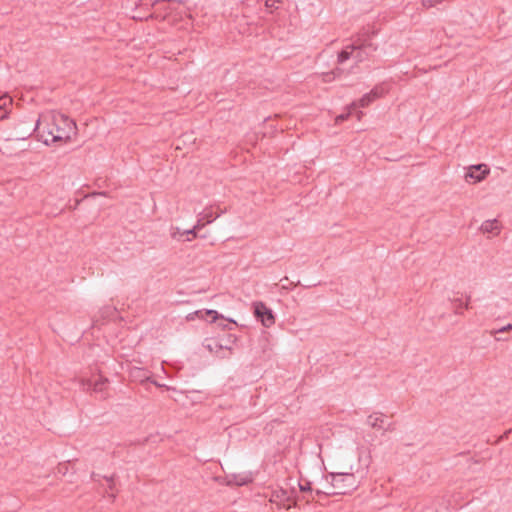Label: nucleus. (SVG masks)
I'll list each match as a JSON object with an SVG mask.
<instances>
[{"mask_svg": "<svg viewBox=\"0 0 512 512\" xmlns=\"http://www.w3.org/2000/svg\"><path fill=\"white\" fill-rule=\"evenodd\" d=\"M76 124L61 113L42 115L37 120L35 131L44 144L69 141L75 134Z\"/></svg>", "mask_w": 512, "mask_h": 512, "instance_id": "1", "label": "nucleus"}, {"mask_svg": "<svg viewBox=\"0 0 512 512\" xmlns=\"http://www.w3.org/2000/svg\"><path fill=\"white\" fill-rule=\"evenodd\" d=\"M330 486L326 491L317 490L316 493L331 495H345L353 492L359 485L353 473H331Z\"/></svg>", "mask_w": 512, "mask_h": 512, "instance_id": "2", "label": "nucleus"}, {"mask_svg": "<svg viewBox=\"0 0 512 512\" xmlns=\"http://www.w3.org/2000/svg\"><path fill=\"white\" fill-rule=\"evenodd\" d=\"M377 31L371 30L369 27H363L357 34L352 37V43L347 46L352 51L355 49H369L376 51L377 45L371 41V38L376 35Z\"/></svg>", "mask_w": 512, "mask_h": 512, "instance_id": "3", "label": "nucleus"}, {"mask_svg": "<svg viewBox=\"0 0 512 512\" xmlns=\"http://www.w3.org/2000/svg\"><path fill=\"white\" fill-rule=\"evenodd\" d=\"M253 310L254 316L262 323L263 326L271 327L275 323L273 311L263 302H254Z\"/></svg>", "mask_w": 512, "mask_h": 512, "instance_id": "4", "label": "nucleus"}, {"mask_svg": "<svg viewBox=\"0 0 512 512\" xmlns=\"http://www.w3.org/2000/svg\"><path fill=\"white\" fill-rule=\"evenodd\" d=\"M489 172L490 169L486 164L473 165L466 173L465 179L467 182L472 181L473 183H477L482 181L489 174Z\"/></svg>", "mask_w": 512, "mask_h": 512, "instance_id": "5", "label": "nucleus"}, {"mask_svg": "<svg viewBox=\"0 0 512 512\" xmlns=\"http://www.w3.org/2000/svg\"><path fill=\"white\" fill-rule=\"evenodd\" d=\"M273 497L272 501L278 502L286 510L297 505L296 500L292 497V493H289L287 490L281 489L275 492Z\"/></svg>", "mask_w": 512, "mask_h": 512, "instance_id": "6", "label": "nucleus"}, {"mask_svg": "<svg viewBox=\"0 0 512 512\" xmlns=\"http://www.w3.org/2000/svg\"><path fill=\"white\" fill-rule=\"evenodd\" d=\"M107 379L99 378L95 381L83 379L81 385L84 390H93L94 392H102L106 386Z\"/></svg>", "mask_w": 512, "mask_h": 512, "instance_id": "7", "label": "nucleus"}, {"mask_svg": "<svg viewBox=\"0 0 512 512\" xmlns=\"http://www.w3.org/2000/svg\"><path fill=\"white\" fill-rule=\"evenodd\" d=\"M480 229L483 233L498 234L500 227L498 221L496 219H493L484 221Z\"/></svg>", "mask_w": 512, "mask_h": 512, "instance_id": "8", "label": "nucleus"}, {"mask_svg": "<svg viewBox=\"0 0 512 512\" xmlns=\"http://www.w3.org/2000/svg\"><path fill=\"white\" fill-rule=\"evenodd\" d=\"M367 424L372 428H384V419L382 413H374L368 416Z\"/></svg>", "mask_w": 512, "mask_h": 512, "instance_id": "9", "label": "nucleus"}, {"mask_svg": "<svg viewBox=\"0 0 512 512\" xmlns=\"http://www.w3.org/2000/svg\"><path fill=\"white\" fill-rule=\"evenodd\" d=\"M375 98H373L371 92L365 94L358 102H354L351 105V109H356L358 107H367L370 103H372Z\"/></svg>", "mask_w": 512, "mask_h": 512, "instance_id": "10", "label": "nucleus"}, {"mask_svg": "<svg viewBox=\"0 0 512 512\" xmlns=\"http://www.w3.org/2000/svg\"><path fill=\"white\" fill-rule=\"evenodd\" d=\"M372 52L373 51H370L369 49H355L353 57L358 63H360L368 59Z\"/></svg>", "mask_w": 512, "mask_h": 512, "instance_id": "11", "label": "nucleus"}, {"mask_svg": "<svg viewBox=\"0 0 512 512\" xmlns=\"http://www.w3.org/2000/svg\"><path fill=\"white\" fill-rule=\"evenodd\" d=\"M451 301H452L453 307L455 309V313L456 314H461L462 313L461 312L462 308H465V309L469 308L470 296L467 297V301L465 303H463L460 298H454Z\"/></svg>", "mask_w": 512, "mask_h": 512, "instance_id": "12", "label": "nucleus"}, {"mask_svg": "<svg viewBox=\"0 0 512 512\" xmlns=\"http://www.w3.org/2000/svg\"><path fill=\"white\" fill-rule=\"evenodd\" d=\"M12 103V99L8 96L0 97V120L6 117V108Z\"/></svg>", "mask_w": 512, "mask_h": 512, "instance_id": "13", "label": "nucleus"}, {"mask_svg": "<svg viewBox=\"0 0 512 512\" xmlns=\"http://www.w3.org/2000/svg\"><path fill=\"white\" fill-rule=\"evenodd\" d=\"M223 211H220L219 213L213 214V211L211 209H205L202 213H200V217L206 221L207 224L212 223L216 218H218Z\"/></svg>", "mask_w": 512, "mask_h": 512, "instance_id": "14", "label": "nucleus"}, {"mask_svg": "<svg viewBox=\"0 0 512 512\" xmlns=\"http://www.w3.org/2000/svg\"><path fill=\"white\" fill-rule=\"evenodd\" d=\"M178 235L179 236L187 235L188 236L187 240L191 241L192 239L197 237V231L195 228L192 227L191 229L185 230L183 232H180L177 229V232L172 233L173 238H178Z\"/></svg>", "mask_w": 512, "mask_h": 512, "instance_id": "15", "label": "nucleus"}, {"mask_svg": "<svg viewBox=\"0 0 512 512\" xmlns=\"http://www.w3.org/2000/svg\"><path fill=\"white\" fill-rule=\"evenodd\" d=\"M354 51H352L350 48L345 47L339 54H338V63L342 64L351 57H353Z\"/></svg>", "mask_w": 512, "mask_h": 512, "instance_id": "16", "label": "nucleus"}, {"mask_svg": "<svg viewBox=\"0 0 512 512\" xmlns=\"http://www.w3.org/2000/svg\"><path fill=\"white\" fill-rule=\"evenodd\" d=\"M196 314L201 318H204V316H212V322L221 317L216 310L197 311Z\"/></svg>", "mask_w": 512, "mask_h": 512, "instance_id": "17", "label": "nucleus"}, {"mask_svg": "<svg viewBox=\"0 0 512 512\" xmlns=\"http://www.w3.org/2000/svg\"><path fill=\"white\" fill-rule=\"evenodd\" d=\"M205 347L210 352H215V353L222 350V346L217 341H211L210 343L206 344Z\"/></svg>", "mask_w": 512, "mask_h": 512, "instance_id": "18", "label": "nucleus"}, {"mask_svg": "<svg viewBox=\"0 0 512 512\" xmlns=\"http://www.w3.org/2000/svg\"><path fill=\"white\" fill-rule=\"evenodd\" d=\"M370 92L373 98L378 99L385 93V89L383 86H376Z\"/></svg>", "mask_w": 512, "mask_h": 512, "instance_id": "19", "label": "nucleus"}, {"mask_svg": "<svg viewBox=\"0 0 512 512\" xmlns=\"http://www.w3.org/2000/svg\"><path fill=\"white\" fill-rule=\"evenodd\" d=\"M251 481H252V478L249 475H244V476H240L239 478H235V483L240 486L245 485Z\"/></svg>", "mask_w": 512, "mask_h": 512, "instance_id": "20", "label": "nucleus"}, {"mask_svg": "<svg viewBox=\"0 0 512 512\" xmlns=\"http://www.w3.org/2000/svg\"><path fill=\"white\" fill-rule=\"evenodd\" d=\"M443 0H423L422 1V5L425 7V8H430V7H433L434 5L438 4V3H441Z\"/></svg>", "mask_w": 512, "mask_h": 512, "instance_id": "21", "label": "nucleus"}, {"mask_svg": "<svg viewBox=\"0 0 512 512\" xmlns=\"http://www.w3.org/2000/svg\"><path fill=\"white\" fill-rule=\"evenodd\" d=\"M206 221H204V219L202 217L199 216L198 220H197V223L193 226V228L196 229V231H199L200 229H202L205 225H206Z\"/></svg>", "mask_w": 512, "mask_h": 512, "instance_id": "22", "label": "nucleus"}, {"mask_svg": "<svg viewBox=\"0 0 512 512\" xmlns=\"http://www.w3.org/2000/svg\"><path fill=\"white\" fill-rule=\"evenodd\" d=\"M510 330H512V324H508V325L503 326L502 328H500L498 330L491 331V334L494 335V334H497V333H504V332H507V331H510Z\"/></svg>", "mask_w": 512, "mask_h": 512, "instance_id": "23", "label": "nucleus"}, {"mask_svg": "<svg viewBox=\"0 0 512 512\" xmlns=\"http://www.w3.org/2000/svg\"><path fill=\"white\" fill-rule=\"evenodd\" d=\"M299 489L302 492H310L311 491V483L306 482L305 484L299 483Z\"/></svg>", "mask_w": 512, "mask_h": 512, "instance_id": "24", "label": "nucleus"}, {"mask_svg": "<svg viewBox=\"0 0 512 512\" xmlns=\"http://www.w3.org/2000/svg\"><path fill=\"white\" fill-rule=\"evenodd\" d=\"M278 3V0H266L265 1V6L268 8V9H276L277 8V4Z\"/></svg>", "mask_w": 512, "mask_h": 512, "instance_id": "25", "label": "nucleus"}, {"mask_svg": "<svg viewBox=\"0 0 512 512\" xmlns=\"http://www.w3.org/2000/svg\"><path fill=\"white\" fill-rule=\"evenodd\" d=\"M350 114H351V110L346 114H341V115L337 116L336 122L338 123V122H342V121L346 120Z\"/></svg>", "mask_w": 512, "mask_h": 512, "instance_id": "26", "label": "nucleus"}, {"mask_svg": "<svg viewBox=\"0 0 512 512\" xmlns=\"http://www.w3.org/2000/svg\"><path fill=\"white\" fill-rule=\"evenodd\" d=\"M340 72H341V70H340V69H336L335 71H333V72H331V73H327V74L325 75V79H324V80H325V81H330V80L332 79V78H331V75H332V74H333V75H336V74H339Z\"/></svg>", "mask_w": 512, "mask_h": 512, "instance_id": "27", "label": "nucleus"}, {"mask_svg": "<svg viewBox=\"0 0 512 512\" xmlns=\"http://www.w3.org/2000/svg\"><path fill=\"white\" fill-rule=\"evenodd\" d=\"M395 427L393 423H389L385 428L384 431H394Z\"/></svg>", "mask_w": 512, "mask_h": 512, "instance_id": "28", "label": "nucleus"}, {"mask_svg": "<svg viewBox=\"0 0 512 512\" xmlns=\"http://www.w3.org/2000/svg\"><path fill=\"white\" fill-rule=\"evenodd\" d=\"M105 478L109 482V489L113 490L114 489L113 477H111V478L105 477Z\"/></svg>", "mask_w": 512, "mask_h": 512, "instance_id": "29", "label": "nucleus"}, {"mask_svg": "<svg viewBox=\"0 0 512 512\" xmlns=\"http://www.w3.org/2000/svg\"><path fill=\"white\" fill-rule=\"evenodd\" d=\"M497 341H505L506 338H504V335H501V337L496 338Z\"/></svg>", "mask_w": 512, "mask_h": 512, "instance_id": "30", "label": "nucleus"}, {"mask_svg": "<svg viewBox=\"0 0 512 512\" xmlns=\"http://www.w3.org/2000/svg\"><path fill=\"white\" fill-rule=\"evenodd\" d=\"M497 341H505L506 338H504V335H501V337L496 338Z\"/></svg>", "mask_w": 512, "mask_h": 512, "instance_id": "31", "label": "nucleus"}, {"mask_svg": "<svg viewBox=\"0 0 512 512\" xmlns=\"http://www.w3.org/2000/svg\"><path fill=\"white\" fill-rule=\"evenodd\" d=\"M362 116H363V113L361 111H359L358 114H357L358 120H360Z\"/></svg>", "mask_w": 512, "mask_h": 512, "instance_id": "32", "label": "nucleus"}]
</instances>
